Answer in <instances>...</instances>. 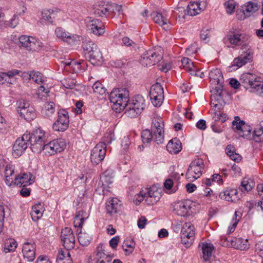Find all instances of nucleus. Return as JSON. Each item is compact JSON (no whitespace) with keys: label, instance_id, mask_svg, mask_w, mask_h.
<instances>
[{"label":"nucleus","instance_id":"f257e3e1","mask_svg":"<svg viewBox=\"0 0 263 263\" xmlns=\"http://www.w3.org/2000/svg\"><path fill=\"white\" fill-rule=\"evenodd\" d=\"M129 92L126 88H119L110 92L109 100L112 103V109L116 112H120L125 109L126 116L135 118L145 108V100L142 96L137 95L129 102Z\"/></svg>","mask_w":263,"mask_h":263},{"label":"nucleus","instance_id":"f03ea898","mask_svg":"<svg viewBox=\"0 0 263 263\" xmlns=\"http://www.w3.org/2000/svg\"><path fill=\"white\" fill-rule=\"evenodd\" d=\"M210 82L213 90L211 98L218 100L221 97V93L223 90V76L219 69H213L209 73Z\"/></svg>","mask_w":263,"mask_h":263},{"label":"nucleus","instance_id":"7ed1b4c3","mask_svg":"<svg viewBox=\"0 0 263 263\" xmlns=\"http://www.w3.org/2000/svg\"><path fill=\"white\" fill-rule=\"evenodd\" d=\"M29 138L30 148L34 153H40L42 151L43 145L47 142L45 132L41 128L33 130L31 134L27 133Z\"/></svg>","mask_w":263,"mask_h":263},{"label":"nucleus","instance_id":"20e7f679","mask_svg":"<svg viewBox=\"0 0 263 263\" xmlns=\"http://www.w3.org/2000/svg\"><path fill=\"white\" fill-rule=\"evenodd\" d=\"M114 172L112 170H106L101 175L98 183L96 192L99 195L111 196V193L107 188L110 187L113 182Z\"/></svg>","mask_w":263,"mask_h":263},{"label":"nucleus","instance_id":"39448f33","mask_svg":"<svg viewBox=\"0 0 263 263\" xmlns=\"http://www.w3.org/2000/svg\"><path fill=\"white\" fill-rule=\"evenodd\" d=\"M172 205L173 210L177 215L181 216H186L190 213L195 212L197 204L195 201L187 198L175 202Z\"/></svg>","mask_w":263,"mask_h":263},{"label":"nucleus","instance_id":"423d86ee","mask_svg":"<svg viewBox=\"0 0 263 263\" xmlns=\"http://www.w3.org/2000/svg\"><path fill=\"white\" fill-rule=\"evenodd\" d=\"M162 59V52L160 47L154 48L146 51L139 59L144 66H151L159 62Z\"/></svg>","mask_w":263,"mask_h":263},{"label":"nucleus","instance_id":"0eeeda50","mask_svg":"<svg viewBox=\"0 0 263 263\" xmlns=\"http://www.w3.org/2000/svg\"><path fill=\"white\" fill-rule=\"evenodd\" d=\"M203 161L201 159H197L193 161L186 173V178L189 181H194L202 175L204 168Z\"/></svg>","mask_w":263,"mask_h":263},{"label":"nucleus","instance_id":"6e6552de","mask_svg":"<svg viewBox=\"0 0 263 263\" xmlns=\"http://www.w3.org/2000/svg\"><path fill=\"white\" fill-rule=\"evenodd\" d=\"M17 111L20 116L27 121H31L36 117L34 107L28 101L20 100L17 101Z\"/></svg>","mask_w":263,"mask_h":263},{"label":"nucleus","instance_id":"1a4fd4ad","mask_svg":"<svg viewBox=\"0 0 263 263\" xmlns=\"http://www.w3.org/2000/svg\"><path fill=\"white\" fill-rule=\"evenodd\" d=\"M54 34L58 39L71 45H76L80 41L79 35L70 33L61 27L55 29Z\"/></svg>","mask_w":263,"mask_h":263},{"label":"nucleus","instance_id":"9d476101","mask_svg":"<svg viewBox=\"0 0 263 263\" xmlns=\"http://www.w3.org/2000/svg\"><path fill=\"white\" fill-rule=\"evenodd\" d=\"M18 40L20 46L30 51H38L43 47V43L32 36L22 35Z\"/></svg>","mask_w":263,"mask_h":263},{"label":"nucleus","instance_id":"9b49d317","mask_svg":"<svg viewBox=\"0 0 263 263\" xmlns=\"http://www.w3.org/2000/svg\"><path fill=\"white\" fill-rule=\"evenodd\" d=\"M195 234V228L192 223L186 222L183 224L181 231V239L185 247L189 248L193 244Z\"/></svg>","mask_w":263,"mask_h":263},{"label":"nucleus","instance_id":"f8f14e48","mask_svg":"<svg viewBox=\"0 0 263 263\" xmlns=\"http://www.w3.org/2000/svg\"><path fill=\"white\" fill-rule=\"evenodd\" d=\"M106 153V144L104 142L97 144L91 151L90 160L92 163L97 165L104 159Z\"/></svg>","mask_w":263,"mask_h":263},{"label":"nucleus","instance_id":"ddd939ff","mask_svg":"<svg viewBox=\"0 0 263 263\" xmlns=\"http://www.w3.org/2000/svg\"><path fill=\"white\" fill-rule=\"evenodd\" d=\"M149 97L154 106L159 107L161 105L164 100V91L163 87L160 84L157 83L151 86Z\"/></svg>","mask_w":263,"mask_h":263},{"label":"nucleus","instance_id":"4468645a","mask_svg":"<svg viewBox=\"0 0 263 263\" xmlns=\"http://www.w3.org/2000/svg\"><path fill=\"white\" fill-rule=\"evenodd\" d=\"M58 114V119L53 123L52 128L55 131L64 132L67 129L69 124L68 112L65 109H61Z\"/></svg>","mask_w":263,"mask_h":263},{"label":"nucleus","instance_id":"2eb2a0df","mask_svg":"<svg viewBox=\"0 0 263 263\" xmlns=\"http://www.w3.org/2000/svg\"><path fill=\"white\" fill-rule=\"evenodd\" d=\"M152 130L155 135V142L161 143L164 137V122L162 118L156 116L153 119Z\"/></svg>","mask_w":263,"mask_h":263},{"label":"nucleus","instance_id":"dca6fc26","mask_svg":"<svg viewBox=\"0 0 263 263\" xmlns=\"http://www.w3.org/2000/svg\"><path fill=\"white\" fill-rule=\"evenodd\" d=\"M241 51L240 55L234 59L232 64V66H236L237 68L241 67L249 62L253 54L252 51L248 45L241 47Z\"/></svg>","mask_w":263,"mask_h":263},{"label":"nucleus","instance_id":"f3484780","mask_svg":"<svg viewBox=\"0 0 263 263\" xmlns=\"http://www.w3.org/2000/svg\"><path fill=\"white\" fill-rule=\"evenodd\" d=\"M61 239L64 247L67 250L73 249L75 247L76 238L72 230L68 227L62 229Z\"/></svg>","mask_w":263,"mask_h":263},{"label":"nucleus","instance_id":"a211bd4d","mask_svg":"<svg viewBox=\"0 0 263 263\" xmlns=\"http://www.w3.org/2000/svg\"><path fill=\"white\" fill-rule=\"evenodd\" d=\"M164 193V189L160 186V184H154L150 187H144L141 189L138 194L135 195L138 197H161Z\"/></svg>","mask_w":263,"mask_h":263},{"label":"nucleus","instance_id":"6ab92c4d","mask_svg":"<svg viewBox=\"0 0 263 263\" xmlns=\"http://www.w3.org/2000/svg\"><path fill=\"white\" fill-rule=\"evenodd\" d=\"M232 126L240 137L246 139L250 138L251 131L250 127L246 124L244 121L240 120L239 117H235L234 120L232 122Z\"/></svg>","mask_w":263,"mask_h":263},{"label":"nucleus","instance_id":"aec40b11","mask_svg":"<svg viewBox=\"0 0 263 263\" xmlns=\"http://www.w3.org/2000/svg\"><path fill=\"white\" fill-rule=\"evenodd\" d=\"M207 6L206 0H200L199 2H190L187 5L186 10L183 9V11L185 14L190 16H195L199 14L204 10Z\"/></svg>","mask_w":263,"mask_h":263},{"label":"nucleus","instance_id":"412c9836","mask_svg":"<svg viewBox=\"0 0 263 263\" xmlns=\"http://www.w3.org/2000/svg\"><path fill=\"white\" fill-rule=\"evenodd\" d=\"M30 144L29 138L26 132L21 138H18L13 146V154L16 156H21Z\"/></svg>","mask_w":263,"mask_h":263},{"label":"nucleus","instance_id":"4be33fe9","mask_svg":"<svg viewBox=\"0 0 263 263\" xmlns=\"http://www.w3.org/2000/svg\"><path fill=\"white\" fill-rule=\"evenodd\" d=\"M34 182L33 175L29 172L21 173L15 175L13 185L19 187H25Z\"/></svg>","mask_w":263,"mask_h":263},{"label":"nucleus","instance_id":"5701e85b","mask_svg":"<svg viewBox=\"0 0 263 263\" xmlns=\"http://www.w3.org/2000/svg\"><path fill=\"white\" fill-rule=\"evenodd\" d=\"M36 247L34 242H26L23 244L22 253L24 258L28 261H32L35 257Z\"/></svg>","mask_w":263,"mask_h":263},{"label":"nucleus","instance_id":"b1692460","mask_svg":"<svg viewBox=\"0 0 263 263\" xmlns=\"http://www.w3.org/2000/svg\"><path fill=\"white\" fill-rule=\"evenodd\" d=\"M259 79L255 75L251 73H244L241 78V80H243L245 83H248L251 88L258 92L260 89V87L262 85V83L259 81Z\"/></svg>","mask_w":263,"mask_h":263},{"label":"nucleus","instance_id":"393cba45","mask_svg":"<svg viewBox=\"0 0 263 263\" xmlns=\"http://www.w3.org/2000/svg\"><path fill=\"white\" fill-rule=\"evenodd\" d=\"M87 23L88 27L94 34L100 36L105 32L104 25L99 19H89Z\"/></svg>","mask_w":263,"mask_h":263},{"label":"nucleus","instance_id":"a878e982","mask_svg":"<svg viewBox=\"0 0 263 263\" xmlns=\"http://www.w3.org/2000/svg\"><path fill=\"white\" fill-rule=\"evenodd\" d=\"M249 38L248 35L241 33L233 34L228 36V40L231 44L236 46L242 45V47L247 45L246 43Z\"/></svg>","mask_w":263,"mask_h":263},{"label":"nucleus","instance_id":"bb28decb","mask_svg":"<svg viewBox=\"0 0 263 263\" xmlns=\"http://www.w3.org/2000/svg\"><path fill=\"white\" fill-rule=\"evenodd\" d=\"M255 182L253 179L251 178H244L238 187V190L240 192V196H246V193L250 192L255 186Z\"/></svg>","mask_w":263,"mask_h":263},{"label":"nucleus","instance_id":"cd10ccee","mask_svg":"<svg viewBox=\"0 0 263 263\" xmlns=\"http://www.w3.org/2000/svg\"><path fill=\"white\" fill-rule=\"evenodd\" d=\"M5 167V183L9 186L13 185L14 181L15 166L10 164H7Z\"/></svg>","mask_w":263,"mask_h":263},{"label":"nucleus","instance_id":"c85d7f7f","mask_svg":"<svg viewBox=\"0 0 263 263\" xmlns=\"http://www.w3.org/2000/svg\"><path fill=\"white\" fill-rule=\"evenodd\" d=\"M121 205V201L119 198H108L106 202V211L109 214L116 213Z\"/></svg>","mask_w":263,"mask_h":263},{"label":"nucleus","instance_id":"c756f323","mask_svg":"<svg viewBox=\"0 0 263 263\" xmlns=\"http://www.w3.org/2000/svg\"><path fill=\"white\" fill-rule=\"evenodd\" d=\"M65 64L66 70L73 73L81 72L84 69L82 68V65H84V63H80L74 60H72L70 62H66Z\"/></svg>","mask_w":263,"mask_h":263},{"label":"nucleus","instance_id":"7c9ffc66","mask_svg":"<svg viewBox=\"0 0 263 263\" xmlns=\"http://www.w3.org/2000/svg\"><path fill=\"white\" fill-rule=\"evenodd\" d=\"M166 148L171 154H177L182 149L181 143L178 139L174 138L168 142Z\"/></svg>","mask_w":263,"mask_h":263},{"label":"nucleus","instance_id":"2f4dec72","mask_svg":"<svg viewBox=\"0 0 263 263\" xmlns=\"http://www.w3.org/2000/svg\"><path fill=\"white\" fill-rule=\"evenodd\" d=\"M93 13L98 16L103 17L106 15L107 13L109 15L108 3L105 4L102 2L100 4H96L94 5Z\"/></svg>","mask_w":263,"mask_h":263},{"label":"nucleus","instance_id":"473e14b6","mask_svg":"<svg viewBox=\"0 0 263 263\" xmlns=\"http://www.w3.org/2000/svg\"><path fill=\"white\" fill-rule=\"evenodd\" d=\"M214 250V246L210 243H205L202 245V258L205 261H210L212 257V252Z\"/></svg>","mask_w":263,"mask_h":263},{"label":"nucleus","instance_id":"72a5a7b5","mask_svg":"<svg viewBox=\"0 0 263 263\" xmlns=\"http://www.w3.org/2000/svg\"><path fill=\"white\" fill-rule=\"evenodd\" d=\"M57 263H72L70 253L67 251L60 249L58 251L57 258Z\"/></svg>","mask_w":263,"mask_h":263},{"label":"nucleus","instance_id":"f704fd0d","mask_svg":"<svg viewBox=\"0 0 263 263\" xmlns=\"http://www.w3.org/2000/svg\"><path fill=\"white\" fill-rule=\"evenodd\" d=\"M234 239H235V243H234L233 245L231 244L233 246V248L240 250H245L249 248L250 244L247 239L236 238L234 237Z\"/></svg>","mask_w":263,"mask_h":263},{"label":"nucleus","instance_id":"c9c22d12","mask_svg":"<svg viewBox=\"0 0 263 263\" xmlns=\"http://www.w3.org/2000/svg\"><path fill=\"white\" fill-rule=\"evenodd\" d=\"M182 66L183 68L187 71L192 72L191 74L197 75L196 72V67L194 66L193 62L191 61L190 59L187 58H183L181 60Z\"/></svg>","mask_w":263,"mask_h":263},{"label":"nucleus","instance_id":"e433bc0d","mask_svg":"<svg viewBox=\"0 0 263 263\" xmlns=\"http://www.w3.org/2000/svg\"><path fill=\"white\" fill-rule=\"evenodd\" d=\"M55 111V104L52 102L45 103L42 109V113L46 117L49 118L54 114Z\"/></svg>","mask_w":263,"mask_h":263},{"label":"nucleus","instance_id":"4c0bfd02","mask_svg":"<svg viewBox=\"0 0 263 263\" xmlns=\"http://www.w3.org/2000/svg\"><path fill=\"white\" fill-rule=\"evenodd\" d=\"M85 216V213L83 210L77 211L74 218V227L82 228Z\"/></svg>","mask_w":263,"mask_h":263},{"label":"nucleus","instance_id":"58836bf2","mask_svg":"<svg viewBox=\"0 0 263 263\" xmlns=\"http://www.w3.org/2000/svg\"><path fill=\"white\" fill-rule=\"evenodd\" d=\"M43 215V211L41 203H39L32 206L31 216L33 221H36Z\"/></svg>","mask_w":263,"mask_h":263},{"label":"nucleus","instance_id":"ea45409f","mask_svg":"<svg viewBox=\"0 0 263 263\" xmlns=\"http://www.w3.org/2000/svg\"><path fill=\"white\" fill-rule=\"evenodd\" d=\"M151 17L155 23L158 24L161 26L166 25L168 22V20L166 18L157 12H153L151 14Z\"/></svg>","mask_w":263,"mask_h":263},{"label":"nucleus","instance_id":"a19ab883","mask_svg":"<svg viewBox=\"0 0 263 263\" xmlns=\"http://www.w3.org/2000/svg\"><path fill=\"white\" fill-rule=\"evenodd\" d=\"M17 242L12 238L8 239L5 243L4 251L5 253L14 252L17 247Z\"/></svg>","mask_w":263,"mask_h":263},{"label":"nucleus","instance_id":"79ce46f5","mask_svg":"<svg viewBox=\"0 0 263 263\" xmlns=\"http://www.w3.org/2000/svg\"><path fill=\"white\" fill-rule=\"evenodd\" d=\"M257 10V7L256 5L251 2H249L243 10L244 16L241 17V19H245L246 17H249L251 14Z\"/></svg>","mask_w":263,"mask_h":263},{"label":"nucleus","instance_id":"37998d69","mask_svg":"<svg viewBox=\"0 0 263 263\" xmlns=\"http://www.w3.org/2000/svg\"><path fill=\"white\" fill-rule=\"evenodd\" d=\"M53 146L55 147L54 150L57 153H60L64 150L66 144L64 139L59 138L52 141Z\"/></svg>","mask_w":263,"mask_h":263},{"label":"nucleus","instance_id":"c03bdc74","mask_svg":"<svg viewBox=\"0 0 263 263\" xmlns=\"http://www.w3.org/2000/svg\"><path fill=\"white\" fill-rule=\"evenodd\" d=\"M253 135V139L256 142L263 141V122L255 128Z\"/></svg>","mask_w":263,"mask_h":263},{"label":"nucleus","instance_id":"a18cd8bd","mask_svg":"<svg viewBox=\"0 0 263 263\" xmlns=\"http://www.w3.org/2000/svg\"><path fill=\"white\" fill-rule=\"evenodd\" d=\"M141 138L144 143H149L152 139L155 141V135L154 133L151 132L148 129H145L142 131L141 133Z\"/></svg>","mask_w":263,"mask_h":263},{"label":"nucleus","instance_id":"49530a36","mask_svg":"<svg viewBox=\"0 0 263 263\" xmlns=\"http://www.w3.org/2000/svg\"><path fill=\"white\" fill-rule=\"evenodd\" d=\"M78 239L80 243L82 246H87L89 244L90 242V237L85 232H81L78 233Z\"/></svg>","mask_w":263,"mask_h":263},{"label":"nucleus","instance_id":"de8ad7c7","mask_svg":"<svg viewBox=\"0 0 263 263\" xmlns=\"http://www.w3.org/2000/svg\"><path fill=\"white\" fill-rule=\"evenodd\" d=\"M97 45L91 41H87L83 42L82 47L85 52V55L88 56L92 50L96 47Z\"/></svg>","mask_w":263,"mask_h":263},{"label":"nucleus","instance_id":"09e8293b","mask_svg":"<svg viewBox=\"0 0 263 263\" xmlns=\"http://www.w3.org/2000/svg\"><path fill=\"white\" fill-rule=\"evenodd\" d=\"M92 88L95 93L100 95L105 94L106 91V89L99 81H96L92 86Z\"/></svg>","mask_w":263,"mask_h":263},{"label":"nucleus","instance_id":"8fccbe9b","mask_svg":"<svg viewBox=\"0 0 263 263\" xmlns=\"http://www.w3.org/2000/svg\"><path fill=\"white\" fill-rule=\"evenodd\" d=\"M91 60L100 61L102 58V54L96 46L87 56Z\"/></svg>","mask_w":263,"mask_h":263},{"label":"nucleus","instance_id":"3c124183","mask_svg":"<svg viewBox=\"0 0 263 263\" xmlns=\"http://www.w3.org/2000/svg\"><path fill=\"white\" fill-rule=\"evenodd\" d=\"M239 191L238 189H227V190L221 192L219 194V197H223L226 196L229 197H232L233 196L238 195Z\"/></svg>","mask_w":263,"mask_h":263},{"label":"nucleus","instance_id":"603ef678","mask_svg":"<svg viewBox=\"0 0 263 263\" xmlns=\"http://www.w3.org/2000/svg\"><path fill=\"white\" fill-rule=\"evenodd\" d=\"M55 147L53 146V144L51 141L49 142L45 143L43 145V149L44 153L46 154H48L49 155H54L56 153V151L54 150Z\"/></svg>","mask_w":263,"mask_h":263},{"label":"nucleus","instance_id":"864d4df0","mask_svg":"<svg viewBox=\"0 0 263 263\" xmlns=\"http://www.w3.org/2000/svg\"><path fill=\"white\" fill-rule=\"evenodd\" d=\"M109 15H112L116 13V12L120 14L122 12V5H119L116 4H108Z\"/></svg>","mask_w":263,"mask_h":263},{"label":"nucleus","instance_id":"5fc2aeb1","mask_svg":"<svg viewBox=\"0 0 263 263\" xmlns=\"http://www.w3.org/2000/svg\"><path fill=\"white\" fill-rule=\"evenodd\" d=\"M32 80L36 84H44L45 78L43 74L39 71H32V75L31 77Z\"/></svg>","mask_w":263,"mask_h":263},{"label":"nucleus","instance_id":"6e6d98bb","mask_svg":"<svg viewBox=\"0 0 263 263\" xmlns=\"http://www.w3.org/2000/svg\"><path fill=\"white\" fill-rule=\"evenodd\" d=\"M49 90L48 88H45L44 85H41L37 90V95L39 98L42 100L48 96Z\"/></svg>","mask_w":263,"mask_h":263},{"label":"nucleus","instance_id":"4d7b16f0","mask_svg":"<svg viewBox=\"0 0 263 263\" xmlns=\"http://www.w3.org/2000/svg\"><path fill=\"white\" fill-rule=\"evenodd\" d=\"M236 3L234 0H230L224 3L227 12L231 14L234 12Z\"/></svg>","mask_w":263,"mask_h":263},{"label":"nucleus","instance_id":"13d9d810","mask_svg":"<svg viewBox=\"0 0 263 263\" xmlns=\"http://www.w3.org/2000/svg\"><path fill=\"white\" fill-rule=\"evenodd\" d=\"M213 119L215 121H221L222 122H224L227 118V116L226 114H222L220 111H217L214 110V112L212 113Z\"/></svg>","mask_w":263,"mask_h":263},{"label":"nucleus","instance_id":"bf43d9fd","mask_svg":"<svg viewBox=\"0 0 263 263\" xmlns=\"http://www.w3.org/2000/svg\"><path fill=\"white\" fill-rule=\"evenodd\" d=\"M76 81L73 79L67 78L63 80L62 83L67 89H73L76 86Z\"/></svg>","mask_w":263,"mask_h":263},{"label":"nucleus","instance_id":"052dcab7","mask_svg":"<svg viewBox=\"0 0 263 263\" xmlns=\"http://www.w3.org/2000/svg\"><path fill=\"white\" fill-rule=\"evenodd\" d=\"M52 11H50V9H45L43 10L41 13L42 19L52 23L53 22L51 16V14H52Z\"/></svg>","mask_w":263,"mask_h":263},{"label":"nucleus","instance_id":"680f3d73","mask_svg":"<svg viewBox=\"0 0 263 263\" xmlns=\"http://www.w3.org/2000/svg\"><path fill=\"white\" fill-rule=\"evenodd\" d=\"M122 44L127 47L133 48H135L137 46V44L127 36L122 38Z\"/></svg>","mask_w":263,"mask_h":263},{"label":"nucleus","instance_id":"e2e57ef3","mask_svg":"<svg viewBox=\"0 0 263 263\" xmlns=\"http://www.w3.org/2000/svg\"><path fill=\"white\" fill-rule=\"evenodd\" d=\"M20 70H18L16 69H13L11 70H9L7 72H5V73L7 75V79H8L7 82L10 84H12L13 82L11 81H9V79L11 78H13L14 76L20 74Z\"/></svg>","mask_w":263,"mask_h":263},{"label":"nucleus","instance_id":"0e129e2a","mask_svg":"<svg viewBox=\"0 0 263 263\" xmlns=\"http://www.w3.org/2000/svg\"><path fill=\"white\" fill-rule=\"evenodd\" d=\"M146 223L147 219L144 216L140 217L138 220L137 225L140 229H144Z\"/></svg>","mask_w":263,"mask_h":263},{"label":"nucleus","instance_id":"69168bd1","mask_svg":"<svg viewBox=\"0 0 263 263\" xmlns=\"http://www.w3.org/2000/svg\"><path fill=\"white\" fill-rule=\"evenodd\" d=\"M119 240L120 237L119 236H116L112 238L109 241L110 246L113 249H116L119 243Z\"/></svg>","mask_w":263,"mask_h":263},{"label":"nucleus","instance_id":"338daca9","mask_svg":"<svg viewBox=\"0 0 263 263\" xmlns=\"http://www.w3.org/2000/svg\"><path fill=\"white\" fill-rule=\"evenodd\" d=\"M200 37L202 40L205 41L210 36V31L209 29H203L200 32Z\"/></svg>","mask_w":263,"mask_h":263},{"label":"nucleus","instance_id":"774afa93","mask_svg":"<svg viewBox=\"0 0 263 263\" xmlns=\"http://www.w3.org/2000/svg\"><path fill=\"white\" fill-rule=\"evenodd\" d=\"M130 144V141L128 137H124L122 139L121 145L125 150H126L128 148Z\"/></svg>","mask_w":263,"mask_h":263}]
</instances>
